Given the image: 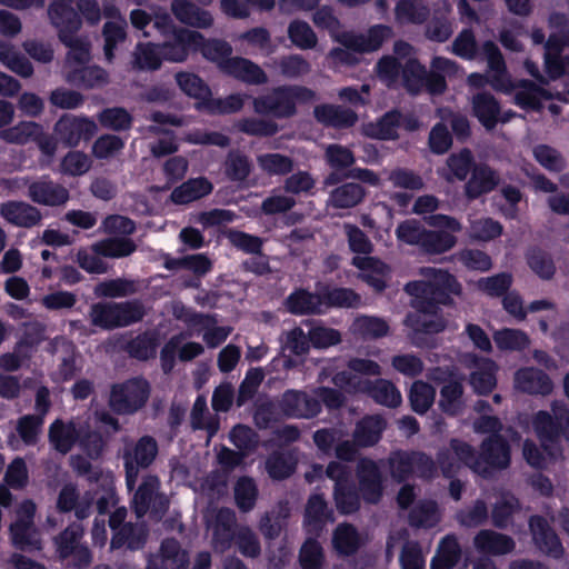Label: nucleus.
<instances>
[{"label": "nucleus", "instance_id": "49", "mask_svg": "<svg viewBox=\"0 0 569 569\" xmlns=\"http://www.w3.org/2000/svg\"><path fill=\"white\" fill-rule=\"evenodd\" d=\"M93 249L103 258L119 259L132 254L137 246L127 237H111L93 243Z\"/></svg>", "mask_w": 569, "mask_h": 569}, {"label": "nucleus", "instance_id": "18", "mask_svg": "<svg viewBox=\"0 0 569 569\" xmlns=\"http://www.w3.org/2000/svg\"><path fill=\"white\" fill-rule=\"evenodd\" d=\"M9 189L20 188L28 184V197L36 203L59 207L68 202L70 194L66 187L52 181L49 177H42L29 182L26 179L6 180Z\"/></svg>", "mask_w": 569, "mask_h": 569}, {"label": "nucleus", "instance_id": "57", "mask_svg": "<svg viewBox=\"0 0 569 569\" xmlns=\"http://www.w3.org/2000/svg\"><path fill=\"white\" fill-rule=\"evenodd\" d=\"M327 519V503L322 496L313 495L309 498L306 513L305 527L308 533L318 535Z\"/></svg>", "mask_w": 569, "mask_h": 569}, {"label": "nucleus", "instance_id": "3", "mask_svg": "<svg viewBox=\"0 0 569 569\" xmlns=\"http://www.w3.org/2000/svg\"><path fill=\"white\" fill-rule=\"evenodd\" d=\"M317 27L327 29L331 37L343 47L351 48L357 53H369L380 49L382 43L391 38L392 29L385 24H376L366 33L340 31V22L328 7L320 8L313 16Z\"/></svg>", "mask_w": 569, "mask_h": 569}, {"label": "nucleus", "instance_id": "37", "mask_svg": "<svg viewBox=\"0 0 569 569\" xmlns=\"http://www.w3.org/2000/svg\"><path fill=\"white\" fill-rule=\"evenodd\" d=\"M473 543L479 552L492 556L506 555L515 549L512 538L493 530L479 531Z\"/></svg>", "mask_w": 569, "mask_h": 569}, {"label": "nucleus", "instance_id": "52", "mask_svg": "<svg viewBox=\"0 0 569 569\" xmlns=\"http://www.w3.org/2000/svg\"><path fill=\"white\" fill-rule=\"evenodd\" d=\"M366 197V190L358 183L348 182L336 188L329 198L335 208L349 209L358 206Z\"/></svg>", "mask_w": 569, "mask_h": 569}, {"label": "nucleus", "instance_id": "63", "mask_svg": "<svg viewBox=\"0 0 569 569\" xmlns=\"http://www.w3.org/2000/svg\"><path fill=\"white\" fill-rule=\"evenodd\" d=\"M322 297L323 312L329 308L356 307L360 297L353 290L347 288H335L320 293Z\"/></svg>", "mask_w": 569, "mask_h": 569}, {"label": "nucleus", "instance_id": "7", "mask_svg": "<svg viewBox=\"0 0 569 569\" xmlns=\"http://www.w3.org/2000/svg\"><path fill=\"white\" fill-rule=\"evenodd\" d=\"M211 529L212 546L216 551H226L236 538L238 548L243 556L254 558L260 553L259 541L249 528L240 527L236 530V515L231 509L218 510Z\"/></svg>", "mask_w": 569, "mask_h": 569}, {"label": "nucleus", "instance_id": "26", "mask_svg": "<svg viewBox=\"0 0 569 569\" xmlns=\"http://www.w3.org/2000/svg\"><path fill=\"white\" fill-rule=\"evenodd\" d=\"M79 29L69 26L58 28L60 40L69 48L64 66L66 73L88 64L90 60V42L87 38L76 36Z\"/></svg>", "mask_w": 569, "mask_h": 569}, {"label": "nucleus", "instance_id": "21", "mask_svg": "<svg viewBox=\"0 0 569 569\" xmlns=\"http://www.w3.org/2000/svg\"><path fill=\"white\" fill-rule=\"evenodd\" d=\"M327 476L336 482L335 501L337 509L345 515L359 509L360 500L350 482V470L347 466L332 461L326 470Z\"/></svg>", "mask_w": 569, "mask_h": 569}, {"label": "nucleus", "instance_id": "24", "mask_svg": "<svg viewBox=\"0 0 569 569\" xmlns=\"http://www.w3.org/2000/svg\"><path fill=\"white\" fill-rule=\"evenodd\" d=\"M192 333H202V339L209 348L223 343L232 331L231 327L218 326L217 319L210 315L190 313L184 318Z\"/></svg>", "mask_w": 569, "mask_h": 569}, {"label": "nucleus", "instance_id": "17", "mask_svg": "<svg viewBox=\"0 0 569 569\" xmlns=\"http://www.w3.org/2000/svg\"><path fill=\"white\" fill-rule=\"evenodd\" d=\"M160 480L157 476L147 475L134 492L132 506L140 518L150 512L156 519H160L169 507L168 498L159 492Z\"/></svg>", "mask_w": 569, "mask_h": 569}, {"label": "nucleus", "instance_id": "61", "mask_svg": "<svg viewBox=\"0 0 569 569\" xmlns=\"http://www.w3.org/2000/svg\"><path fill=\"white\" fill-rule=\"evenodd\" d=\"M191 425L193 429H203L208 431L209 439L216 435L219 422L208 413L207 400L204 396H199L191 410Z\"/></svg>", "mask_w": 569, "mask_h": 569}, {"label": "nucleus", "instance_id": "19", "mask_svg": "<svg viewBox=\"0 0 569 569\" xmlns=\"http://www.w3.org/2000/svg\"><path fill=\"white\" fill-rule=\"evenodd\" d=\"M0 139L8 143L26 144L34 141L40 151L47 157H53L57 151V140L43 131V127L33 121H21L18 124L0 131Z\"/></svg>", "mask_w": 569, "mask_h": 569}, {"label": "nucleus", "instance_id": "33", "mask_svg": "<svg viewBox=\"0 0 569 569\" xmlns=\"http://www.w3.org/2000/svg\"><path fill=\"white\" fill-rule=\"evenodd\" d=\"M171 11L181 23L193 28L207 29L213 24L211 13L190 0H172Z\"/></svg>", "mask_w": 569, "mask_h": 569}, {"label": "nucleus", "instance_id": "13", "mask_svg": "<svg viewBox=\"0 0 569 569\" xmlns=\"http://www.w3.org/2000/svg\"><path fill=\"white\" fill-rule=\"evenodd\" d=\"M388 467L391 477L398 482L407 480L412 475L431 478L437 471L433 460L420 451H393L388 458Z\"/></svg>", "mask_w": 569, "mask_h": 569}, {"label": "nucleus", "instance_id": "27", "mask_svg": "<svg viewBox=\"0 0 569 569\" xmlns=\"http://www.w3.org/2000/svg\"><path fill=\"white\" fill-rule=\"evenodd\" d=\"M188 565V553L181 549L180 543L174 539H166L159 552L149 556L146 569H187Z\"/></svg>", "mask_w": 569, "mask_h": 569}, {"label": "nucleus", "instance_id": "64", "mask_svg": "<svg viewBox=\"0 0 569 569\" xmlns=\"http://www.w3.org/2000/svg\"><path fill=\"white\" fill-rule=\"evenodd\" d=\"M409 521L413 527H435L440 521V511L437 503L435 501L418 503L410 512Z\"/></svg>", "mask_w": 569, "mask_h": 569}, {"label": "nucleus", "instance_id": "59", "mask_svg": "<svg viewBox=\"0 0 569 569\" xmlns=\"http://www.w3.org/2000/svg\"><path fill=\"white\" fill-rule=\"evenodd\" d=\"M565 47V40L556 34L549 37L545 46V66L548 76L551 79H558L563 76V63L560 57V52Z\"/></svg>", "mask_w": 569, "mask_h": 569}, {"label": "nucleus", "instance_id": "22", "mask_svg": "<svg viewBox=\"0 0 569 569\" xmlns=\"http://www.w3.org/2000/svg\"><path fill=\"white\" fill-rule=\"evenodd\" d=\"M82 536V526L72 523L56 538L57 551L60 558H72V565L78 568L91 562L89 549L80 542Z\"/></svg>", "mask_w": 569, "mask_h": 569}, {"label": "nucleus", "instance_id": "16", "mask_svg": "<svg viewBox=\"0 0 569 569\" xmlns=\"http://www.w3.org/2000/svg\"><path fill=\"white\" fill-rule=\"evenodd\" d=\"M36 503L31 500L22 501L16 510V520L10 526L12 543L21 550H40L41 540L39 531L33 525Z\"/></svg>", "mask_w": 569, "mask_h": 569}, {"label": "nucleus", "instance_id": "30", "mask_svg": "<svg viewBox=\"0 0 569 569\" xmlns=\"http://www.w3.org/2000/svg\"><path fill=\"white\" fill-rule=\"evenodd\" d=\"M536 546L546 555L560 558L563 555V548L549 522L540 516H533L529 522Z\"/></svg>", "mask_w": 569, "mask_h": 569}, {"label": "nucleus", "instance_id": "46", "mask_svg": "<svg viewBox=\"0 0 569 569\" xmlns=\"http://www.w3.org/2000/svg\"><path fill=\"white\" fill-rule=\"evenodd\" d=\"M287 309L295 315L323 313L322 297L306 290L292 292L286 300Z\"/></svg>", "mask_w": 569, "mask_h": 569}, {"label": "nucleus", "instance_id": "31", "mask_svg": "<svg viewBox=\"0 0 569 569\" xmlns=\"http://www.w3.org/2000/svg\"><path fill=\"white\" fill-rule=\"evenodd\" d=\"M352 264L357 267L361 273L360 278L366 281L373 290L382 291L389 279V267L373 257H355Z\"/></svg>", "mask_w": 569, "mask_h": 569}, {"label": "nucleus", "instance_id": "56", "mask_svg": "<svg viewBox=\"0 0 569 569\" xmlns=\"http://www.w3.org/2000/svg\"><path fill=\"white\" fill-rule=\"evenodd\" d=\"M66 79L74 86L93 88L106 83L108 81V74L100 67H89L86 64L81 68H74L68 71Z\"/></svg>", "mask_w": 569, "mask_h": 569}, {"label": "nucleus", "instance_id": "45", "mask_svg": "<svg viewBox=\"0 0 569 569\" xmlns=\"http://www.w3.org/2000/svg\"><path fill=\"white\" fill-rule=\"evenodd\" d=\"M497 365L490 359L475 360V369L470 375V385L479 395H487L496 387Z\"/></svg>", "mask_w": 569, "mask_h": 569}, {"label": "nucleus", "instance_id": "5", "mask_svg": "<svg viewBox=\"0 0 569 569\" xmlns=\"http://www.w3.org/2000/svg\"><path fill=\"white\" fill-rule=\"evenodd\" d=\"M461 73L460 67L448 58L436 57L431 62L430 72L416 59H411L402 68V82L412 93L426 88L431 94H439L447 88L445 77H459Z\"/></svg>", "mask_w": 569, "mask_h": 569}, {"label": "nucleus", "instance_id": "14", "mask_svg": "<svg viewBox=\"0 0 569 569\" xmlns=\"http://www.w3.org/2000/svg\"><path fill=\"white\" fill-rule=\"evenodd\" d=\"M425 221L433 228L442 230H427L423 234L421 249L431 254H440L452 249L457 243L455 232L461 230V224L452 217L445 214H433L425 219Z\"/></svg>", "mask_w": 569, "mask_h": 569}, {"label": "nucleus", "instance_id": "9", "mask_svg": "<svg viewBox=\"0 0 569 569\" xmlns=\"http://www.w3.org/2000/svg\"><path fill=\"white\" fill-rule=\"evenodd\" d=\"M316 93L300 86H281L266 96L253 99V109L259 114L289 118L296 113L298 104L313 101Z\"/></svg>", "mask_w": 569, "mask_h": 569}, {"label": "nucleus", "instance_id": "43", "mask_svg": "<svg viewBox=\"0 0 569 569\" xmlns=\"http://www.w3.org/2000/svg\"><path fill=\"white\" fill-rule=\"evenodd\" d=\"M315 117L319 122L333 128H348L357 121L356 112L333 104L317 106Z\"/></svg>", "mask_w": 569, "mask_h": 569}, {"label": "nucleus", "instance_id": "42", "mask_svg": "<svg viewBox=\"0 0 569 569\" xmlns=\"http://www.w3.org/2000/svg\"><path fill=\"white\" fill-rule=\"evenodd\" d=\"M148 530L143 523L127 522L111 539V549L127 547L130 550H139L146 545Z\"/></svg>", "mask_w": 569, "mask_h": 569}, {"label": "nucleus", "instance_id": "2", "mask_svg": "<svg viewBox=\"0 0 569 569\" xmlns=\"http://www.w3.org/2000/svg\"><path fill=\"white\" fill-rule=\"evenodd\" d=\"M553 417L547 411L535 415L533 429L541 441L543 451L527 440L523 445V457L527 462L538 469L546 468L552 460L561 455L559 437L563 436L569 441V410L561 403H552Z\"/></svg>", "mask_w": 569, "mask_h": 569}, {"label": "nucleus", "instance_id": "38", "mask_svg": "<svg viewBox=\"0 0 569 569\" xmlns=\"http://www.w3.org/2000/svg\"><path fill=\"white\" fill-rule=\"evenodd\" d=\"M499 183L498 173L487 164L475 166L471 178L466 183V194L469 199H476L488 193Z\"/></svg>", "mask_w": 569, "mask_h": 569}, {"label": "nucleus", "instance_id": "23", "mask_svg": "<svg viewBox=\"0 0 569 569\" xmlns=\"http://www.w3.org/2000/svg\"><path fill=\"white\" fill-rule=\"evenodd\" d=\"M96 130L94 121L72 114L62 116L54 124V133L67 147H77L82 139L89 140Z\"/></svg>", "mask_w": 569, "mask_h": 569}, {"label": "nucleus", "instance_id": "12", "mask_svg": "<svg viewBox=\"0 0 569 569\" xmlns=\"http://www.w3.org/2000/svg\"><path fill=\"white\" fill-rule=\"evenodd\" d=\"M90 317L94 326L113 329L141 320L143 309L138 302H99L91 307Z\"/></svg>", "mask_w": 569, "mask_h": 569}, {"label": "nucleus", "instance_id": "62", "mask_svg": "<svg viewBox=\"0 0 569 569\" xmlns=\"http://www.w3.org/2000/svg\"><path fill=\"white\" fill-rule=\"evenodd\" d=\"M547 91L530 81H525L515 96V103L522 109L539 110L541 101L549 99Z\"/></svg>", "mask_w": 569, "mask_h": 569}, {"label": "nucleus", "instance_id": "10", "mask_svg": "<svg viewBox=\"0 0 569 569\" xmlns=\"http://www.w3.org/2000/svg\"><path fill=\"white\" fill-rule=\"evenodd\" d=\"M332 382L336 387L347 392L368 393L377 403L382 406L398 407L402 401L398 388L385 379H379L372 385L362 377L352 376L348 372H338L333 376Z\"/></svg>", "mask_w": 569, "mask_h": 569}, {"label": "nucleus", "instance_id": "58", "mask_svg": "<svg viewBox=\"0 0 569 569\" xmlns=\"http://www.w3.org/2000/svg\"><path fill=\"white\" fill-rule=\"evenodd\" d=\"M461 550L455 536H447L431 561V569H451L460 559Z\"/></svg>", "mask_w": 569, "mask_h": 569}, {"label": "nucleus", "instance_id": "29", "mask_svg": "<svg viewBox=\"0 0 569 569\" xmlns=\"http://www.w3.org/2000/svg\"><path fill=\"white\" fill-rule=\"evenodd\" d=\"M472 107L475 116L488 130L493 129L498 121L507 122L516 116L512 111L500 113L497 100L489 93H479L475 96L472 99Z\"/></svg>", "mask_w": 569, "mask_h": 569}, {"label": "nucleus", "instance_id": "32", "mask_svg": "<svg viewBox=\"0 0 569 569\" xmlns=\"http://www.w3.org/2000/svg\"><path fill=\"white\" fill-rule=\"evenodd\" d=\"M0 216L9 223L30 228L39 223L41 220L40 211L23 201H8L0 206Z\"/></svg>", "mask_w": 569, "mask_h": 569}, {"label": "nucleus", "instance_id": "8", "mask_svg": "<svg viewBox=\"0 0 569 569\" xmlns=\"http://www.w3.org/2000/svg\"><path fill=\"white\" fill-rule=\"evenodd\" d=\"M49 439L53 448L63 455L79 443L89 457L97 458L104 446L98 432H91L87 426L73 420L69 422L56 420L50 426Z\"/></svg>", "mask_w": 569, "mask_h": 569}, {"label": "nucleus", "instance_id": "50", "mask_svg": "<svg viewBox=\"0 0 569 569\" xmlns=\"http://www.w3.org/2000/svg\"><path fill=\"white\" fill-rule=\"evenodd\" d=\"M351 332L362 339H379L389 333V325L379 317L359 316L352 322Z\"/></svg>", "mask_w": 569, "mask_h": 569}, {"label": "nucleus", "instance_id": "15", "mask_svg": "<svg viewBox=\"0 0 569 569\" xmlns=\"http://www.w3.org/2000/svg\"><path fill=\"white\" fill-rule=\"evenodd\" d=\"M482 52L488 61V76L471 73L468 77V84L473 88H482L490 83L493 89L499 91L508 92L512 90L513 86L498 47L493 42L487 41L482 44Z\"/></svg>", "mask_w": 569, "mask_h": 569}, {"label": "nucleus", "instance_id": "53", "mask_svg": "<svg viewBox=\"0 0 569 569\" xmlns=\"http://www.w3.org/2000/svg\"><path fill=\"white\" fill-rule=\"evenodd\" d=\"M397 22L421 24L428 16L429 9L422 0H400L395 8Z\"/></svg>", "mask_w": 569, "mask_h": 569}, {"label": "nucleus", "instance_id": "20", "mask_svg": "<svg viewBox=\"0 0 569 569\" xmlns=\"http://www.w3.org/2000/svg\"><path fill=\"white\" fill-rule=\"evenodd\" d=\"M148 397V382L143 379H131L113 386L110 406L118 413H132L146 403Z\"/></svg>", "mask_w": 569, "mask_h": 569}, {"label": "nucleus", "instance_id": "40", "mask_svg": "<svg viewBox=\"0 0 569 569\" xmlns=\"http://www.w3.org/2000/svg\"><path fill=\"white\" fill-rule=\"evenodd\" d=\"M386 426L381 416H366L356 425L353 440L359 447H372L381 439Z\"/></svg>", "mask_w": 569, "mask_h": 569}, {"label": "nucleus", "instance_id": "11", "mask_svg": "<svg viewBox=\"0 0 569 569\" xmlns=\"http://www.w3.org/2000/svg\"><path fill=\"white\" fill-rule=\"evenodd\" d=\"M158 451V443L150 436H143L137 441L124 443L122 459L126 470V485L129 490H133L140 470L147 469L153 463Z\"/></svg>", "mask_w": 569, "mask_h": 569}, {"label": "nucleus", "instance_id": "35", "mask_svg": "<svg viewBox=\"0 0 569 569\" xmlns=\"http://www.w3.org/2000/svg\"><path fill=\"white\" fill-rule=\"evenodd\" d=\"M222 72L249 84H263L268 81L266 72L258 64L241 57H232Z\"/></svg>", "mask_w": 569, "mask_h": 569}, {"label": "nucleus", "instance_id": "39", "mask_svg": "<svg viewBox=\"0 0 569 569\" xmlns=\"http://www.w3.org/2000/svg\"><path fill=\"white\" fill-rule=\"evenodd\" d=\"M92 501L90 492L80 498L73 485H66L59 493L57 507L62 512L74 510L77 518L84 519L90 515Z\"/></svg>", "mask_w": 569, "mask_h": 569}, {"label": "nucleus", "instance_id": "55", "mask_svg": "<svg viewBox=\"0 0 569 569\" xmlns=\"http://www.w3.org/2000/svg\"><path fill=\"white\" fill-rule=\"evenodd\" d=\"M0 62L22 78H30L33 73L32 64L19 53L13 46L0 41Z\"/></svg>", "mask_w": 569, "mask_h": 569}, {"label": "nucleus", "instance_id": "51", "mask_svg": "<svg viewBox=\"0 0 569 569\" xmlns=\"http://www.w3.org/2000/svg\"><path fill=\"white\" fill-rule=\"evenodd\" d=\"M71 4L72 0H50L48 14L57 29L64 26L81 28L80 16Z\"/></svg>", "mask_w": 569, "mask_h": 569}, {"label": "nucleus", "instance_id": "25", "mask_svg": "<svg viewBox=\"0 0 569 569\" xmlns=\"http://www.w3.org/2000/svg\"><path fill=\"white\" fill-rule=\"evenodd\" d=\"M357 478L365 501L377 503L383 491L382 476L377 462L368 458L360 459L357 466Z\"/></svg>", "mask_w": 569, "mask_h": 569}, {"label": "nucleus", "instance_id": "1", "mask_svg": "<svg viewBox=\"0 0 569 569\" xmlns=\"http://www.w3.org/2000/svg\"><path fill=\"white\" fill-rule=\"evenodd\" d=\"M419 274L421 280L411 281L405 287L406 292L415 298L412 307L416 309L408 315L405 323L412 330L409 336L411 342L416 347H423L427 342L422 333H438L446 327L438 313V305L448 303L450 295L460 296L461 284L453 274L442 269L426 267L420 269Z\"/></svg>", "mask_w": 569, "mask_h": 569}, {"label": "nucleus", "instance_id": "4", "mask_svg": "<svg viewBox=\"0 0 569 569\" xmlns=\"http://www.w3.org/2000/svg\"><path fill=\"white\" fill-rule=\"evenodd\" d=\"M450 447L456 457L473 472L488 477L493 470L505 469L510 462L508 443L499 436L486 439L481 445V455L467 442L453 439Z\"/></svg>", "mask_w": 569, "mask_h": 569}, {"label": "nucleus", "instance_id": "28", "mask_svg": "<svg viewBox=\"0 0 569 569\" xmlns=\"http://www.w3.org/2000/svg\"><path fill=\"white\" fill-rule=\"evenodd\" d=\"M280 407L284 416L293 418H311L321 410L320 402L306 392L288 390L282 395Z\"/></svg>", "mask_w": 569, "mask_h": 569}, {"label": "nucleus", "instance_id": "54", "mask_svg": "<svg viewBox=\"0 0 569 569\" xmlns=\"http://www.w3.org/2000/svg\"><path fill=\"white\" fill-rule=\"evenodd\" d=\"M473 158L468 149H463L458 153H452L448 160L447 166L441 171V176L449 182L453 180L462 181L467 178L471 170Z\"/></svg>", "mask_w": 569, "mask_h": 569}, {"label": "nucleus", "instance_id": "6", "mask_svg": "<svg viewBox=\"0 0 569 569\" xmlns=\"http://www.w3.org/2000/svg\"><path fill=\"white\" fill-rule=\"evenodd\" d=\"M178 32V42L168 46L169 62H184L190 51H199L204 59L216 63L223 71L226 63L232 58V48L223 40L206 39L194 30H180Z\"/></svg>", "mask_w": 569, "mask_h": 569}, {"label": "nucleus", "instance_id": "41", "mask_svg": "<svg viewBox=\"0 0 569 569\" xmlns=\"http://www.w3.org/2000/svg\"><path fill=\"white\" fill-rule=\"evenodd\" d=\"M212 190L213 186L207 178L198 177L174 188L170 198L177 204H187L210 194Z\"/></svg>", "mask_w": 569, "mask_h": 569}, {"label": "nucleus", "instance_id": "47", "mask_svg": "<svg viewBox=\"0 0 569 569\" xmlns=\"http://www.w3.org/2000/svg\"><path fill=\"white\" fill-rule=\"evenodd\" d=\"M363 543V538L357 529L349 523H341L337 527L332 537L335 550L345 556L355 553Z\"/></svg>", "mask_w": 569, "mask_h": 569}, {"label": "nucleus", "instance_id": "60", "mask_svg": "<svg viewBox=\"0 0 569 569\" xmlns=\"http://www.w3.org/2000/svg\"><path fill=\"white\" fill-rule=\"evenodd\" d=\"M127 21L120 19L119 21H108L104 23L102 29V36L104 39V57L107 61L111 62L114 58V49L118 44L122 43L127 38Z\"/></svg>", "mask_w": 569, "mask_h": 569}, {"label": "nucleus", "instance_id": "34", "mask_svg": "<svg viewBox=\"0 0 569 569\" xmlns=\"http://www.w3.org/2000/svg\"><path fill=\"white\" fill-rule=\"evenodd\" d=\"M515 388L526 393L546 396L552 391V382L543 371L523 368L515 375Z\"/></svg>", "mask_w": 569, "mask_h": 569}, {"label": "nucleus", "instance_id": "44", "mask_svg": "<svg viewBox=\"0 0 569 569\" xmlns=\"http://www.w3.org/2000/svg\"><path fill=\"white\" fill-rule=\"evenodd\" d=\"M176 82L182 92L198 100L196 103L198 110L204 109V102L209 100L211 90L199 76L181 71L176 74Z\"/></svg>", "mask_w": 569, "mask_h": 569}, {"label": "nucleus", "instance_id": "36", "mask_svg": "<svg viewBox=\"0 0 569 569\" xmlns=\"http://www.w3.org/2000/svg\"><path fill=\"white\" fill-rule=\"evenodd\" d=\"M163 60L162 43L139 42L132 52L131 66L139 71H156Z\"/></svg>", "mask_w": 569, "mask_h": 569}, {"label": "nucleus", "instance_id": "48", "mask_svg": "<svg viewBox=\"0 0 569 569\" xmlns=\"http://www.w3.org/2000/svg\"><path fill=\"white\" fill-rule=\"evenodd\" d=\"M298 463L297 451H288L286 453L274 452L266 461V470L270 478L282 480L290 477Z\"/></svg>", "mask_w": 569, "mask_h": 569}]
</instances>
